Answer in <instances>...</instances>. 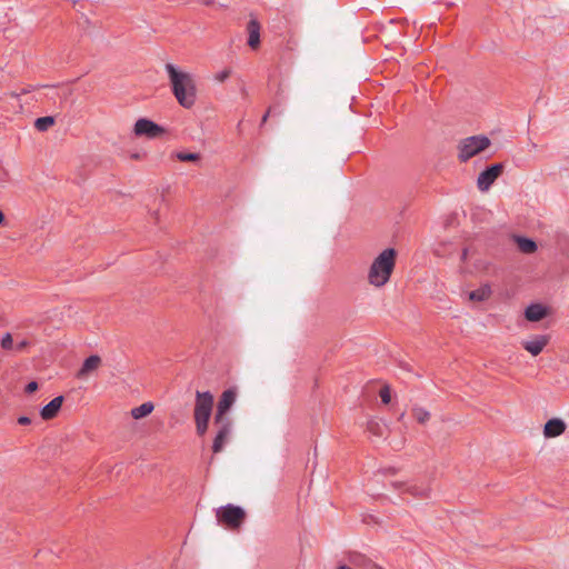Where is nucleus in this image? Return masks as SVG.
<instances>
[{
  "mask_svg": "<svg viewBox=\"0 0 569 569\" xmlns=\"http://www.w3.org/2000/svg\"><path fill=\"white\" fill-rule=\"evenodd\" d=\"M24 390L27 393H32L38 390V383L36 381H31L26 386Z\"/></svg>",
  "mask_w": 569,
  "mask_h": 569,
  "instance_id": "c85d7f7f",
  "label": "nucleus"
},
{
  "mask_svg": "<svg viewBox=\"0 0 569 569\" xmlns=\"http://www.w3.org/2000/svg\"><path fill=\"white\" fill-rule=\"evenodd\" d=\"M100 365H101V358L99 356L92 355V356L88 357L83 361V363H82L81 368L79 369V371L77 372V378L78 379H84L91 372L97 370Z\"/></svg>",
  "mask_w": 569,
  "mask_h": 569,
  "instance_id": "f8f14e48",
  "label": "nucleus"
},
{
  "mask_svg": "<svg viewBox=\"0 0 569 569\" xmlns=\"http://www.w3.org/2000/svg\"><path fill=\"white\" fill-rule=\"evenodd\" d=\"M174 157L182 162H196L200 160V154L196 152L179 151Z\"/></svg>",
  "mask_w": 569,
  "mask_h": 569,
  "instance_id": "5701e85b",
  "label": "nucleus"
},
{
  "mask_svg": "<svg viewBox=\"0 0 569 569\" xmlns=\"http://www.w3.org/2000/svg\"><path fill=\"white\" fill-rule=\"evenodd\" d=\"M367 430L375 437H383L387 431V427L378 419L372 418L367 422Z\"/></svg>",
  "mask_w": 569,
  "mask_h": 569,
  "instance_id": "a211bd4d",
  "label": "nucleus"
},
{
  "mask_svg": "<svg viewBox=\"0 0 569 569\" xmlns=\"http://www.w3.org/2000/svg\"><path fill=\"white\" fill-rule=\"evenodd\" d=\"M62 402H63L62 396H58V397L53 398L49 403H47L41 409V412H40L41 418L44 420H50V419L54 418L57 416L58 411L60 410Z\"/></svg>",
  "mask_w": 569,
  "mask_h": 569,
  "instance_id": "ddd939ff",
  "label": "nucleus"
},
{
  "mask_svg": "<svg viewBox=\"0 0 569 569\" xmlns=\"http://www.w3.org/2000/svg\"><path fill=\"white\" fill-rule=\"evenodd\" d=\"M247 30L249 33L248 44L256 49L260 44V24L257 20L251 19L248 22Z\"/></svg>",
  "mask_w": 569,
  "mask_h": 569,
  "instance_id": "2eb2a0df",
  "label": "nucleus"
},
{
  "mask_svg": "<svg viewBox=\"0 0 569 569\" xmlns=\"http://www.w3.org/2000/svg\"><path fill=\"white\" fill-rule=\"evenodd\" d=\"M172 93L180 106L190 109L197 100V86L193 76L178 70L172 63L166 64Z\"/></svg>",
  "mask_w": 569,
  "mask_h": 569,
  "instance_id": "f257e3e1",
  "label": "nucleus"
},
{
  "mask_svg": "<svg viewBox=\"0 0 569 569\" xmlns=\"http://www.w3.org/2000/svg\"><path fill=\"white\" fill-rule=\"evenodd\" d=\"M379 396L381 398V401L385 405H388L391 400V390H390L389 386H383L379 391Z\"/></svg>",
  "mask_w": 569,
  "mask_h": 569,
  "instance_id": "bb28decb",
  "label": "nucleus"
},
{
  "mask_svg": "<svg viewBox=\"0 0 569 569\" xmlns=\"http://www.w3.org/2000/svg\"><path fill=\"white\" fill-rule=\"evenodd\" d=\"M3 219H4V216H3V213L0 211V224L2 223Z\"/></svg>",
  "mask_w": 569,
  "mask_h": 569,
  "instance_id": "f704fd0d",
  "label": "nucleus"
},
{
  "mask_svg": "<svg viewBox=\"0 0 569 569\" xmlns=\"http://www.w3.org/2000/svg\"><path fill=\"white\" fill-rule=\"evenodd\" d=\"M565 430V421L559 418H552L546 422L543 428V435L546 438H555L562 435Z\"/></svg>",
  "mask_w": 569,
  "mask_h": 569,
  "instance_id": "9b49d317",
  "label": "nucleus"
},
{
  "mask_svg": "<svg viewBox=\"0 0 569 569\" xmlns=\"http://www.w3.org/2000/svg\"><path fill=\"white\" fill-rule=\"evenodd\" d=\"M237 399V390L229 388L224 390L218 401L217 412L214 415V423H220L223 419H229L226 415L233 406Z\"/></svg>",
  "mask_w": 569,
  "mask_h": 569,
  "instance_id": "6e6552de",
  "label": "nucleus"
},
{
  "mask_svg": "<svg viewBox=\"0 0 569 569\" xmlns=\"http://www.w3.org/2000/svg\"><path fill=\"white\" fill-rule=\"evenodd\" d=\"M231 74V70L230 69H224L218 73H216L214 76V79L218 81V82H224Z\"/></svg>",
  "mask_w": 569,
  "mask_h": 569,
  "instance_id": "cd10ccee",
  "label": "nucleus"
},
{
  "mask_svg": "<svg viewBox=\"0 0 569 569\" xmlns=\"http://www.w3.org/2000/svg\"><path fill=\"white\" fill-rule=\"evenodd\" d=\"M337 569H355V568L350 567V566H346V565H340V566H338Z\"/></svg>",
  "mask_w": 569,
  "mask_h": 569,
  "instance_id": "72a5a7b5",
  "label": "nucleus"
},
{
  "mask_svg": "<svg viewBox=\"0 0 569 569\" xmlns=\"http://www.w3.org/2000/svg\"><path fill=\"white\" fill-rule=\"evenodd\" d=\"M547 316V309L540 303H532L525 310V317L527 320L536 322L540 321Z\"/></svg>",
  "mask_w": 569,
  "mask_h": 569,
  "instance_id": "4468645a",
  "label": "nucleus"
},
{
  "mask_svg": "<svg viewBox=\"0 0 569 569\" xmlns=\"http://www.w3.org/2000/svg\"><path fill=\"white\" fill-rule=\"evenodd\" d=\"M516 242L519 250L523 253H533L537 250L536 242L529 238L517 237Z\"/></svg>",
  "mask_w": 569,
  "mask_h": 569,
  "instance_id": "aec40b11",
  "label": "nucleus"
},
{
  "mask_svg": "<svg viewBox=\"0 0 569 569\" xmlns=\"http://www.w3.org/2000/svg\"><path fill=\"white\" fill-rule=\"evenodd\" d=\"M269 114H270V110H268V111L264 113V116L262 117V120H261V123H262V124L267 122V119H268Z\"/></svg>",
  "mask_w": 569,
  "mask_h": 569,
  "instance_id": "473e14b6",
  "label": "nucleus"
},
{
  "mask_svg": "<svg viewBox=\"0 0 569 569\" xmlns=\"http://www.w3.org/2000/svg\"><path fill=\"white\" fill-rule=\"evenodd\" d=\"M54 119L53 117L47 116L38 118L34 122V127L38 131H47L51 126H53Z\"/></svg>",
  "mask_w": 569,
  "mask_h": 569,
  "instance_id": "4be33fe9",
  "label": "nucleus"
},
{
  "mask_svg": "<svg viewBox=\"0 0 569 569\" xmlns=\"http://www.w3.org/2000/svg\"><path fill=\"white\" fill-rule=\"evenodd\" d=\"M133 132L137 137L154 139L164 133V128L149 119L141 118L134 123Z\"/></svg>",
  "mask_w": 569,
  "mask_h": 569,
  "instance_id": "423d86ee",
  "label": "nucleus"
},
{
  "mask_svg": "<svg viewBox=\"0 0 569 569\" xmlns=\"http://www.w3.org/2000/svg\"><path fill=\"white\" fill-rule=\"evenodd\" d=\"M349 562L355 569H376V565L360 553H351L349 556Z\"/></svg>",
  "mask_w": 569,
  "mask_h": 569,
  "instance_id": "dca6fc26",
  "label": "nucleus"
},
{
  "mask_svg": "<svg viewBox=\"0 0 569 569\" xmlns=\"http://www.w3.org/2000/svg\"><path fill=\"white\" fill-rule=\"evenodd\" d=\"M28 346L27 340H21L17 343H14V351H22Z\"/></svg>",
  "mask_w": 569,
  "mask_h": 569,
  "instance_id": "c756f323",
  "label": "nucleus"
},
{
  "mask_svg": "<svg viewBox=\"0 0 569 569\" xmlns=\"http://www.w3.org/2000/svg\"><path fill=\"white\" fill-rule=\"evenodd\" d=\"M396 488H405V491L411 493L418 498H427L429 495V489L425 487H418L417 485H405V483H395Z\"/></svg>",
  "mask_w": 569,
  "mask_h": 569,
  "instance_id": "f3484780",
  "label": "nucleus"
},
{
  "mask_svg": "<svg viewBox=\"0 0 569 569\" xmlns=\"http://www.w3.org/2000/svg\"><path fill=\"white\" fill-rule=\"evenodd\" d=\"M197 433L203 436L208 430L209 420L194 419Z\"/></svg>",
  "mask_w": 569,
  "mask_h": 569,
  "instance_id": "a878e982",
  "label": "nucleus"
},
{
  "mask_svg": "<svg viewBox=\"0 0 569 569\" xmlns=\"http://www.w3.org/2000/svg\"><path fill=\"white\" fill-rule=\"evenodd\" d=\"M213 408V396L209 391L196 392L194 419L209 420Z\"/></svg>",
  "mask_w": 569,
  "mask_h": 569,
  "instance_id": "39448f33",
  "label": "nucleus"
},
{
  "mask_svg": "<svg viewBox=\"0 0 569 569\" xmlns=\"http://www.w3.org/2000/svg\"><path fill=\"white\" fill-rule=\"evenodd\" d=\"M503 171L502 163H495L487 167L477 179V187L480 191H488L493 182Z\"/></svg>",
  "mask_w": 569,
  "mask_h": 569,
  "instance_id": "0eeeda50",
  "label": "nucleus"
},
{
  "mask_svg": "<svg viewBox=\"0 0 569 569\" xmlns=\"http://www.w3.org/2000/svg\"><path fill=\"white\" fill-rule=\"evenodd\" d=\"M153 410V405L151 402H144L131 410V416L134 419H141L150 415Z\"/></svg>",
  "mask_w": 569,
  "mask_h": 569,
  "instance_id": "412c9836",
  "label": "nucleus"
},
{
  "mask_svg": "<svg viewBox=\"0 0 569 569\" xmlns=\"http://www.w3.org/2000/svg\"><path fill=\"white\" fill-rule=\"evenodd\" d=\"M1 347L7 351L14 350V342L11 333L7 332L1 339Z\"/></svg>",
  "mask_w": 569,
  "mask_h": 569,
  "instance_id": "393cba45",
  "label": "nucleus"
},
{
  "mask_svg": "<svg viewBox=\"0 0 569 569\" xmlns=\"http://www.w3.org/2000/svg\"><path fill=\"white\" fill-rule=\"evenodd\" d=\"M18 422H19L20 425L26 426V425L31 423V420H30V418H28V417H26V416H22V417H20V418L18 419Z\"/></svg>",
  "mask_w": 569,
  "mask_h": 569,
  "instance_id": "7c9ffc66",
  "label": "nucleus"
},
{
  "mask_svg": "<svg viewBox=\"0 0 569 569\" xmlns=\"http://www.w3.org/2000/svg\"><path fill=\"white\" fill-rule=\"evenodd\" d=\"M412 416L419 423H425L429 420L430 413L426 409L421 407H413L412 408Z\"/></svg>",
  "mask_w": 569,
  "mask_h": 569,
  "instance_id": "b1692460",
  "label": "nucleus"
},
{
  "mask_svg": "<svg viewBox=\"0 0 569 569\" xmlns=\"http://www.w3.org/2000/svg\"><path fill=\"white\" fill-rule=\"evenodd\" d=\"M491 295L490 286L483 284L480 288L472 290L469 292V299L472 301H485L487 300Z\"/></svg>",
  "mask_w": 569,
  "mask_h": 569,
  "instance_id": "6ab92c4d",
  "label": "nucleus"
},
{
  "mask_svg": "<svg viewBox=\"0 0 569 569\" xmlns=\"http://www.w3.org/2000/svg\"><path fill=\"white\" fill-rule=\"evenodd\" d=\"M491 144L487 136H471L465 138L458 143V158L461 162H467L472 157L479 154Z\"/></svg>",
  "mask_w": 569,
  "mask_h": 569,
  "instance_id": "7ed1b4c3",
  "label": "nucleus"
},
{
  "mask_svg": "<svg viewBox=\"0 0 569 569\" xmlns=\"http://www.w3.org/2000/svg\"><path fill=\"white\" fill-rule=\"evenodd\" d=\"M396 250L387 248L375 258L368 271V281L371 286L380 288L390 280L396 266Z\"/></svg>",
  "mask_w": 569,
  "mask_h": 569,
  "instance_id": "f03ea898",
  "label": "nucleus"
},
{
  "mask_svg": "<svg viewBox=\"0 0 569 569\" xmlns=\"http://www.w3.org/2000/svg\"><path fill=\"white\" fill-rule=\"evenodd\" d=\"M549 337L546 335H539L532 338L531 340L522 341V347L532 356H538L543 348L548 345Z\"/></svg>",
  "mask_w": 569,
  "mask_h": 569,
  "instance_id": "9d476101",
  "label": "nucleus"
},
{
  "mask_svg": "<svg viewBox=\"0 0 569 569\" xmlns=\"http://www.w3.org/2000/svg\"><path fill=\"white\" fill-rule=\"evenodd\" d=\"M216 517L227 528L238 529L244 521L246 512L241 507L228 503L217 509Z\"/></svg>",
  "mask_w": 569,
  "mask_h": 569,
  "instance_id": "20e7f679",
  "label": "nucleus"
},
{
  "mask_svg": "<svg viewBox=\"0 0 569 569\" xmlns=\"http://www.w3.org/2000/svg\"><path fill=\"white\" fill-rule=\"evenodd\" d=\"M214 425L218 426V431L213 439L212 451L214 453H219L229 440L232 431V423L230 419H223L220 423Z\"/></svg>",
  "mask_w": 569,
  "mask_h": 569,
  "instance_id": "1a4fd4ad",
  "label": "nucleus"
},
{
  "mask_svg": "<svg viewBox=\"0 0 569 569\" xmlns=\"http://www.w3.org/2000/svg\"><path fill=\"white\" fill-rule=\"evenodd\" d=\"M467 257H468V248H465V249L462 250V253H461V260H462V261H466Z\"/></svg>",
  "mask_w": 569,
  "mask_h": 569,
  "instance_id": "2f4dec72",
  "label": "nucleus"
}]
</instances>
